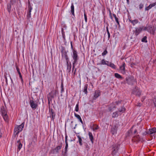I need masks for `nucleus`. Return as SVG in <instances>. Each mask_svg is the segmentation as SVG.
Masks as SVG:
<instances>
[{"mask_svg":"<svg viewBox=\"0 0 156 156\" xmlns=\"http://www.w3.org/2000/svg\"><path fill=\"white\" fill-rule=\"evenodd\" d=\"M106 30H107V33H108H108H109V31H108V27H106Z\"/></svg>","mask_w":156,"mask_h":156,"instance_id":"nucleus-60","label":"nucleus"},{"mask_svg":"<svg viewBox=\"0 0 156 156\" xmlns=\"http://www.w3.org/2000/svg\"><path fill=\"white\" fill-rule=\"evenodd\" d=\"M4 76L5 79L6 83V84H7L8 80H7V77L5 75H4Z\"/></svg>","mask_w":156,"mask_h":156,"instance_id":"nucleus-48","label":"nucleus"},{"mask_svg":"<svg viewBox=\"0 0 156 156\" xmlns=\"http://www.w3.org/2000/svg\"><path fill=\"white\" fill-rule=\"evenodd\" d=\"M77 137L78 138V142L80 145L81 146H82L83 144L82 143V139L81 137L79 136H77Z\"/></svg>","mask_w":156,"mask_h":156,"instance_id":"nucleus-29","label":"nucleus"},{"mask_svg":"<svg viewBox=\"0 0 156 156\" xmlns=\"http://www.w3.org/2000/svg\"><path fill=\"white\" fill-rule=\"evenodd\" d=\"M16 70H17V72L18 73H19V72H20L19 69L18 67H17L16 68Z\"/></svg>","mask_w":156,"mask_h":156,"instance_id":"nucleus-54","label":"nucleus"},{"mask_svg":"<svg viewBox=\"0 0 156 156\" xmlns=\"http://www.w3.org/2000/svg\"><path fill=\"white\" fill-rule=\"evenodd\" d=\"M109 15L111 17V19H112L113 18H112V14H111V11L110 10V9H109Z\"/></svg>","mask_w":156,"mask_h":156,"instance_id":"nucleus-50","label":"nucleus"},{"mask_svg":"<svg viewBox=\"0 0 156 156\" xmlns=\"http://www.w3.org/2000/svg\"><path fill=\"white\" fill-rule=\"evenodd\" d=\"M129 21L133 26L138 23V20H129Z\"/></svg>","mask_w":156,"mask_h":156,"instance_id":"nucleus-31","label":"nucleus"},{"mask_svg":"<svg viewBox=\"0 0 156 156\" xmlns=\"http://www.w3.org/2000/svg\"><path fill=\"white\" fill-rule=\"evenodd\" d=\"M62 147V144H61L57 146L54 149L52 150V153L53 154H58L59 151L61 150Z\"/></svg>","mask_w":156,"mask_h":156,"instance_id":"nucleus-10","label":"nucleus"},{"mask_svg":"<svg viewBox=\"0 0 156 156\" xmlns=\"http://www.w3.org/2000/svg\"><path fill=\"white\" fill-rule=\"evenodd\" d=\"M156 5V2L153 4H150L148 6L146 7L145 8V10H148L152 7Z\"/></svg>","mask_w":156,"mask_h":156,"instance_id":"nucleus-20","label":"nucleus"},{"mask_svg":"<svg viewBox=\"0 0 156 156\" xmlns=\"http://www.w3.org/2000/svg\"><path fill=\"white\" fill-rule=\"evenodd\" d=\"M108 52L107 51L106 49L103 51V52L102 53V55L103 56H105L106 55L107 53Z\"/></svg>","mask_w":156,"mask_h":156,"instance_id":"nucleus-38","label":"nucleus"},{"mask_svg":"<svg viewBox=\"0 0 156 156\" xmlns=\"http://www.w3.org/2000/svg\"><path fill=\"white\" fill-rule=\"evenodd\" d=\"M108 39H109L110 37V34L109 33H108Z\"/></svg>","mask_w":156,"mask_h":156,"instance_id":"nucleus-53","label":"nucleus"},{"mask_svg":"<svg viewBox=\"0 0 156 156\" xmlns=\"http://www.w3.org/2000/svg\"><path fill=\"white\" fill-rule=\"evenodd\" d=\"M61 25L62 28H64V29L65 30L66 29V24L64 23H63V22H62V23L61 24Z\"/></svg>","mask_w":156,"mask_h":156,"instance_id":"nucleus-40","label":"nucleus"},{"mask_svg":"<svg viewBox=\"0 0 156 156\" xmlns=\"http://www.w3.org/2000/svg\"><path fill=\"white\" fill-rule=\"evenodd\" d=\"M113 16H114V17L115 19V20H118V19H117V18H116V15H115V14H113Z\"/></svg>","mask_w":156,"mask_h":156,"instance_id":"nucleus-57","label":"nucleus"},{"mask_svg":"<svg viewBox=\"0 0 156 156\" xmlns=\"http://www.w3.org/2000/svg\"><path fill=\"white\" fill-rule=\"evenodd\" d=\"M108 66H110L113 69H116V66L113 63L110 62L109 64L108 65Z\"/></svg>","mask_w":156,"mask_h":156,"instance_id":"nucleus-34","label":"nucleus"},{"mask_svg":"<svg viewBox=\"0 0 156 156\" xmlns=\"http://www.w3.org/2000/svg\"><path fill=\"white\" fill-rule=\"evenodd\" d=\"M19 132H20L19 131L17 130L16 129H14V134H13L14 136L15 137H16V135L18 136V135L19 133Z\"/></svg>","mask_w":156,"mask_h":156,"instance_id":"nucleus-30","label":"nucleus"},{"mask_svg":"<svg viewBox=\"0 0 156 156\" xmlns=\"http://www.w3.org/2000/svg\"><path fill=\"white\" fill-rule=\"evenodd\" d=\"M1 113L5 121L8 119V116L7 115V112L5 108L4 107L1 108Z\"/></svg>","mask_w":156,"mask_h":156,"instance_id":"nucleus-7","label":"nucleus"},{"mask_svg":"<svg viewBox=\"0 0 156 156\" xmlns=\"http://www.w3.org/2000/svg\"><path fill=\"white\" fill-rule=\"evenodd\" d=\"M61 93H62V92H64V87H63V85L62 83H61Z\"/></svg>","mask_w":156,"mask_h":156,"instance_id":"nucleus-41","label":"nucleus"},{"mask_svg":"<svg viewBox=\"0 0 156 156\" xmlns=\"http://www.w3.org/2000/svg\"><path fill=\"white\" fill-rule=\"evenodd\" d=\"M76 68L75 69V70H74V74H75V73H76Z\"/></svg>","mask_w":156,"mask_h":156,"instance_id":"nucleus-63","label":"nucleus"},{"mask_svg":"<svg viewBox=\"0 0 156 156\" xmlns=\"http://www.w3.org/2000/svg\"><path fill=\"white\" fill-rule=\"evenodd\" d=\"M49 111L50 114V117L52 118V119L54 120L55 115L54 111H53L52 109H51L50 108L49 109Z\"/></svg>","mask_w":156,"mask_h":156,"instance_id":"nucleus-14","label":"nucleus"},{"mask_svg":"<svg viewBox=\"0 0 156 156\" xmlns=\"http://www.w3.org/2000/svg\"><path fill=\"white\" fill-rule=\"evenodd\" d=\"M132 93L136 96L140 97L141 95V91L138 87H135L133 89Z\"/></svg>","mask_w":156,"mask_h":156,"instance_id":"nucleus-6","label":"nucleus"},{"mask_svg":"<svg viewBox=\"0 0 156 156\" xmlns=\"http://www.w3.org/2000/svg\"><path fill=\"white\" fill-rule=\"evenodd\" d=\"M120 69L121 70V72L123 73H125V63L123 62L122 65L120 67Z\"/></svg>","mask_w":156,"mask_h":156,"instance_id":"nucleus-21","label":"nucleus"},{"mask_svg":"<svg viewBox=\"0 0 156 156\" xmlns=\"http://www.w3.org/2000/svg\"><path fill=\"white\" fill-rule=\"evenodd\" d=\"M108 62V61L104 59H102L101 62H100L98 63H97V65H105V64H106V62Z\"/></svg>","mask_w":156,"mask_h":156,"instance_id":"nucleus-22","label":"nucleus"},{"mask_svg":"<svg viewBox=\"0 0 156 156\" xmlns=\"http://www.w3.org/2000/svg\"><path fill=\"white\" fill-rule=\"evenodd\" d=\"M137 132V130L136 129H135L134 131V134H135V133H136V132Z\"/></svg>","mask_w":156,"mask_h":156,"instance_id":"nucleus-62","label":"nucleus"},{"mask_svg":"<svg viewBox=\"0 0 156 156\" xmlns=\"http://www.w3.org/2000/svg\"><path fill=\"white\" fill-rule=\"evenodd\" d=\"M147 29L146 30H147L148 32H150L151 33L154 34L155 29L154 28V26H148V27H146Z\"/></svg>","mask_w":156,"mask_h":156,"instance_id":"nucleus-12","label":"nucleus"},{"mask_svg":"<svg viewBox=\"0 0 156 156\" xmlns=\"http://www.w3.org/2000/svg\"><path fill=\"white\" fill-rule=\"evenodd\" d=\"M145 99V98L144 97H143L141 99V101L142 102H143V101Z\"/></svg>","mask_w":156,"mask_h":156,"instance_id":"nucleus-58","label":"nucleus"},{"mask_svg":"<svg viewBox=\"0 0 156 156\" xmlns=\"http://www.w3.org/2000/svg\"><path fill=\"white\" fill-rule=\"evenodd\" d=\"M117 131V128L115 127H113L111 129V133L112 134H115L116 133Z\"/></svg>","mask_w":156,"mask_h":156,"instance_id":"nucleus-25","label":"nucleus"},{"mask_svg":"<svg viewBox=\"0 0 156 156\" xmlns=\"http://www.w3.org/2000/svg\"><path fill=\"white\" fill-rule=\"evenodd\" d=\"M88 86V85L87 84H86L85 85L83 89V92L85 93V94H87V89Z\"/></svg>","mask_w":156,"mask_h":156,"instance_id":"nucleus-26","label":"nucleus"},{"mask_svg":"<svg viewBox=\"0 0 156 156\" xmlns=\"http://www.w3.org/2000/svg\"><path fill=\"white\" fill-rule=\"evenodd\" d=\"M64 29L63 28H62L61 32L62 35L63 36V37H64V36H65V32L64 31Z\"/></svg>","mask_w":156,"mask_h":156,"instance_id":"nucleus-44","label":"nucleus"},{"mask_svg":"<svg viewBox=\"0 0 156 156\" xmlns=\"http://www.w3.org/2000/svg\"><path fill=\"white\" fill-rule=\"evenodd\" d=\"M60 51L62 59H65L66 62H69V59L68 55V51L66 50L65 48L63 46L61 47Z\"/></svg>","mask_w":156,"mask_h":156,"instance_id":"nucleus-1","label":"nucleus"},{"mask_svg":"<svg viewBox=\"0 0 156 156\" xmlns=\"http://www.w3.org/2000/svg\"><path fill=\"white\" fill-rule=\"evenodd\" d=\"M71 55L73 60V62L77 63L79 57L77 51L76 50H73Z\"/></svg>","mask_w":156,"mask_h":156,"instance_id":"nucleus-5","label":"nucleus"},{"mask_svg":"<svg viewBox=\"0 0 156 156\" xmlns=\"http://www.w3.org/2000/svg\"><path fill=\"white\" fill-rule=\"evenodd\" d=\"M125 108L124 107H122L121 108H119V111L118 112H121V113H123L124 112L125 110Z\"/></svg>","mask_w":156,"mask_h":156,"instance_id":"nucleus-33","label":"nucleus"},{"mask_svg":"<svg viewBox=\"0 0 156 156\" xmlns=\"http://www.w3.org/2000/svg\"><path fill=\"white\" fill-rule=\"evenodd\" d=\"M119 115L118 112L116 111L113 112L112 115V116L113 118H115L117 117Z\"/></svg>","mask_w":156,"mask_h":156,"instance_id":"nucleus-28","label":"nucleus"},{"mask_svg":"<svg viewBox=\"0 0 156 156\" xmlns=\"http://www.w3.org/2000/svg\"><path fill=\"white\" fill-rule=\"evenodd\" d=\"M79 121L81 122V123L82 124H83V121H82V119H81V118H80V119H79Z\"/></svg>","mask_w":156,"mask_h":156,"instance_id":"nucleus-52","label":"nucleus"},{"mask_svg":"<svg viewBox=\"0 0 156 156\" xmlns=\"http://www.w3.org/2000/svg\"><path fill=\"white\" fill-rule=\"evenodd\" d=\"M153 101L154 103L155 106H156V98H155L153 99Z\"/></svg>","mask_w":156,"mask_h":156,"instance_id":"nucleus-47","label":"nucleus"},{"mask_svg":"<svg viewBox=\"0 0 156 156\" xmlns=\"http://www.w3.org/2000/svg\"><path fill=\"white\" fill-rule=\"evenodd\" d=\"M29 104L30 107L33 109L35 110L37 107V103L32 100H30L29 101Z\"/></svg>","mask_w":156,"mask_h":156,"instance_id":"nucleus-11","label":"nucleus"},{"mask_svg":"<svg viewBox=\"0 0 156 156\" xmlns=\"http://www.w3.org/2000/svg\"><path fill=\"white\" fill-rule=\"evenodd\" d=\"M98 126L97 125H95L94 126V127L93 128V131H94L98 129Z\"/></svg>","mask_w":156,"mask_h":156,"instance_id":"nucleus-36","label":"nucleus"},{"mask_svg":"<svg viewBox=\"0 0 156 156\" xmlns=\"http://www.w3.org/2000/svg\"><path fill=\"white\" fill-rule=\"evenodd\" d=\"M110 63V62H109L108 61V62H106V64H105V65H106L108 66V65L109 64V63Z\"/></svg>","mask_w":156,"mask_h":156,"instance_id":"nucleus-59","label":"nucleus"},{"mask_svg":"<svg viewBox=\"0 0 156 156\" xmlns=\"http://www.w3.org/2000/svg\"><path fill=\"white\" fill-rule=\"evenodd\" d=\"M120 103V101H116V103L117 105H118L119 103Z\"/></svg>","mask_w":156,"mask_h":156,"instance_id":"nucleus-61","label":"nucleus"},{"mask_svg":"<svg viewBox=\"0 0 156 156\" xmlns=\"http://www.w3.org/2000/svg\"><path fill=\"white\" fill-rule=\"evenodd\" d=\"M71 49L72 50V51H73V50H75V49H74L73 48V47L72 44V42H71Z\"/></svg>","mask_w":156,"mask_h":156,"instance_id":"nucleus-51","label":"nucleus"},{"mask_svg":"<svg viewBox=\"0 0 156 156\" xmlns=\"http://www.w3.org/2000/svg\"><path fill=\"white\" fill-rule=\"evenodd\" d=\"M84 17H85V20H87V18L86 16H85V15H84Z\"/></svg>","mask_w":156,"mask_h":156,"instance_id":"nucleus-64","label":"nucleus"},{"mask_svg":"<svg viewBox=\"0 0 156 156\" xmlns=\"http://www.w3.org/2000/svg\"><path fill=\"white\" fill-rule=\"evenodd\" d=\"M18 73V74L19 75V77H20V78L21 79V82L22 83H23V80L22 76L21 75V73L20 72H19V73Z\"/></svg>","mask_w":156,"mask_h":156,"instance_id":"nucleus-37","label":"nucleus"},{"mask_svg":"<svg viewBox=\"0 0 156 156\" xmlns=\"http://www.w3.org/2000/svg\"><path fill=\"white\" fill-rule=\"evenodd\" d=\"M119 145L116 144L114 145L112 148V154L113 155H115L118 152L119 148Z\"/></svg>","mask_w":156,"mask_h":156,"instance_id":"nucleus-8","label":"nucleus"},{"mask_svg":"<svg viewBox=\"0 0 156 156\" xmlns=\"http://www.w3.org/2000/svg\"><path fill=\"white\" fill-rule=\"evenodd\" d=\"M67 135L66 134H65V143L66 146L65 148L64 152L63 153V155L65 156L66 155L67 152V148L68 146V144L67 142Z\"/></svg>","mask_w":156,"mask_h":156,"instance_id":"nucleus-9","label":"nucleus"},{"mask_svg":"<svg viewBox=\"0 0 156 156\" xmlns=\"http://www.w3.org/2000/svg\"><path fill=\"white\" fill-rule=\"evenodd\" d=\"M74 115L75 117L77 118L78 119H79L81 118L79 115L75 113H74Z\"/></svg>","mask_w":156,"mask_h":156,"instance_id":"nucleus-42","label":"nucleus"},{"mask_svg":"<svg viewBox=\"0 0 156 156\" xmlns=\"http://www.w3.org/2000/svg\"><path fill=\"white\" fill-rule=\"evenodd\" d=\"M66 65L67 66V72L70 73L72 67V65L71 62H66Z\"/></svg>","mask_w":156,"mask_h":156,"instance_id":"nucleus-13","label":"nucleus"},{"mask_svg":"<svg viewBox=\"0 0 156 156\" xmlns=\"http://www.w3.org/2000/svg\"><path fill=\"white\" fill-rule=\"evenodd\" d=\"M32 9V7L30 6V4L28 5V11L27 14V16L28 19H29L31 16V12Z\"/></svg>","mask_w":156,"mask_h":156,"instance_id":"nucleus-15","label":"nucleus"},{"mask_svg":"<svg viewBox=\"0 0 156 156\" xmlns=\"http://www.w3.org/2000/svg\"><path fill=\"white\" fill-rule=\"evenodd\" d=\"M142 104L140 103H138V105H137L138 106H139V107H140V106H141V105H142Z\"/></svg>","mask_w":156,"mask_h":156,"instance_id":"nucleus-56","label":"nucleus"},{"mask_svg":"<svg viewBox=\"0 0 156 156\" xmlns=\"http://www.w3.org/2000/svg\"><path fill=\"white\" fill-rule=\"evenodd\" d=\"M141 139V138L139 135L135 136L133 137V140L136 141H140Z\"/></svg>","mask_w":156,"mask_h":156,"instance_id":"nucleus-23","label":"nucleus"},{"mask_svg":"<svg viewBox=\"0 0 156 156\" xmlns=\"http://www.w3.org/2000/svg\"><path fill=\"white\" fill-rule=\"evenodd\" d=\"M146 29L147 28L146 27L142 26L135 27V30H134L133 31V34L136 37L141 32L142 30H146Z\"/></svg>","mask_w":156,"mask_h":156,"instance_id":"nucleus-2","label":"nucleus"},{"mask_svg":"<svg viewBox=\"0 0 156 156\" xmlns=\"http://www.w3.org/2000/svg\"><path fill=\"white\" fill-rule=\"evenodd\" d=\"M100 95V91L99 90L95 91L94 94V99H95Z\"/></svg>","mask_w":156,"mask_h":156,"instance_id":"nucleus-19","label":"nucleus"},{"mask_svg":"<svg viewBox=\"0 0 156 156\" xmlns=\"http://www.w3.org/2000/svg\"><path fill=\"white\" fill-rule=\"evenodd\" d=\"M71 12L73 15L74 16V6L73 3H72L71 4Z\"/></svg>","mask_w":156,"mask_h":156,"instance_id":"nucleus-27","label":"nucleus"},{"mask_svg":"<svg viewBox=\"0 0 156 156\" xmlns=\"http://www.w3.org/2000/svg\"><path fill=\"white\" fill-rule=\"evenodd\" d=\"M147 134H148V131H145L142 133L143 135H146Z\"/></svg>","mask_w":156,"mask_h":156,"instance_id":"nucleus-49","label":"nucleus"},{"mask_svg":"<svg viewBox=\"0 0 156 156\" xmlns=\"http://www.w3.org/2000/svg\"><path fill=\"white\" fill-rule=\"evenodd\" d=\"M125 83H127L128 84L131 85H134L136 83V81L134 77L132 76L126 78Z\"/></svg>","mask_w":156,"mask_h":156,"instance_id":"nucleus-3","label":"nucleus"},{"mask_svg":"<svg viewBox=\"0 0 156 156\" xmlns=\"http://www.w3.org/2000/svg\"><path fill=\"white\" fill-rule=\"evenodd\" d=\"M117 23V24L118 25H119V26H119V20H115Z\"/></svg>","mask_w":156,"mask_h":156,"instance_id":"nucleus-55","label":"nucleus"},{"mask_svg":"<svg viewBox=\"0 0 156 156\" xmlns=\"http://www.w3.org/2000/svg\"><path fill=\"white\" fill-rule=\"evenodd\" d=\"M115 77L118 79H122V77L118 73H115Z\"/></svg>","mask_w":156,"mask_h":156,"instance_id":"nucleus-32","label":"nucleus"},{"mask_svg":"<svg viewBox=\"0 0 156 156\" xmlns=\"http://www.w3.org/2000/svg\"><path fill=\"white\" fill-rule=\"evenodd\" d=\"M75 110L76 112H77L79 111V104L77 103L76 106Z\"/></svg>","mask_w":156,"mask_h":156,"instance_id":"nucleus-39","label":"nucleus"},{"mask_svg":"<svg viewBox=\"0 0 156 156\" xmlns=\"http://www.w3.org/2000/svg\"><path fill=\"white\" fill-rule=\"evenodd\" d=\"M156 133V128H153L151 129H149L148 130V134L152 135L154 133Z\"/></svg>","mask_w":156,"mask_h":156,"instance_id":"nucleus-17","label":"nucleus"},{"mask_svg":"<svg viewBox=\"0 0 156 156\" xmlns=\"http://www.w3.org/2000/svg\"><path fill=\"white\" fill-rule=\"evenodd\" d=\"M16 143L18 144L17 145V151L18 152L21 148L22 146V144L21 143L20 140H18L17 141Z\"/></svg>","mask_w":156,"mask_h":156,"instance_id":"nucleus-16","label":"nucleus"},{"mask_svg":"<svg viewBox=\"0 0 156 156\" xmlns=\"http://www.w3.org/2000/svg\"><path fill=\"white\" fill-rule=\"evenodd\" d=\"M77 63L73 62V67H72V71H73V70L74 69L75 67V65Z\"/></svg>","mask_w":156,"mask_h":156,"instance_id":"nucleus-43","label":"nucleus"},{"mask_svg":"<svg viewBox=\"0 0 156 156\" xmlns=\"http://www.w3.org/2000/svg\"><path fill=\"white\" fill-rule=\"evenodd\" d=\"M58 94V90H52L47 95L48 98H50L52 101V99L56 96V95Z\"/></svg>","mask_w":156,"mask_h":156,"instance_id":"nucleus-4","label":"nucleus"},{"mask_svg":"<svg viewBox=\"0 0 156 156\" xmlns=\"http://www.w3.org/2000/svg\"><path fill=\"white\" fill-rule=\"evenodd\" d=\"M88 135H89V138H90V141H91L92 143V144H93V139H94V137H93V135L92 133H91L90 132H89V133H88Z\"/></svg>","mask_w":156,"mask_h":156,"instance_id":"nucleus-24","label":"nucleus"},{"mask_svg":"<svg viewBox=\"0 0 156 156\" xmlns=\"http://www.w3.org/2000/svg\"><path fill=\"white\" fill-rule=\"evenodd\" d=\"M147 37L146 36H144L142 39L141 41L143 42L147 43Z\"/></svg>","mask_w":156,"mask_h":156,"instance_id":"nucleus-35","label":"nucleus"},{"mask_svg":"<svg viewBox=\"0 0 156 156\" xmlns=\"http://www.w3.org/2000/svg\"><path fill=\"white\" fill-rule=\"evenodd\" d=\"M24 125V123H23L21 125L18 126L17 128H15V129H16L19 132H20L23 129V128Z\"/></svg>","mask_w":156,"mask_h":156,"instance_id":"nucleus-18","label":"nucleus"},{"mask_svg":"<svg viewBox=\"0 0 156 156\" xmlns=\"http://www.w3.org/2000/svg\"><path fill=\"white\" fill-rule=\"evenodd\" d=\"M48 105L49 106L51 102L52 101V100L50 98H48Z\"/></svg>","mask_w":156,"mask_h":156,"instance_id":"nucleus-45","label":"nucleus"},{"mask_svg":"<svg viewBox=\"0 0 156 156\" xmlns=\"http://www.w3.org/2000/svg\"><path fill=\"white\" fill-rule=\"evenodd\" d=\"M140 9H142L144 7V5L142 3H140L139 5Z\"/></svg>","mask_w":156,"mask_h":156,"instance_id":"nucleus-46","label":"nucleus"}]
</instances>
